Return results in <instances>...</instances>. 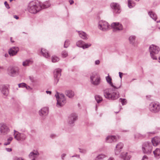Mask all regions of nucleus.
Instances as JSON below:
<instances>
[{"mask_svg":"<svg viewBox=\"0 0 160 160\" xmlns=\"http://www.w3.org/2000/svg\"><path fill=\"white\" fill-rule=\"evenodd\" d=\"M152 142L154 146H156L159 143L160 138L158 137H155L152 139Z\"/></svg>","mask_w":160,"mask_h":160,"instance_id":"obj_23","label":"nucleus"},{"mask_svg":"<svg viewBox=\"0 0 160 160\" xmlns=\"http://www.w3.org/2000/svg\"><path fill=\"white\" fill-rule=\"evenodd\" d=\"M136 37L134 36H131L129 38V40L131 43L134 44L135 42Z\"/></svg>","mask_w":160,"mask_h":160,"instance_id":"obj_34","label":"nucleus"},{"mask_svg":"<svg viewBox=\"0 0 160 160\" xmlns=\"http://www.w3.org/2000/svg\"><path fill=\"white\" fill-rule=\"evenodd\" d=\"M56 137V135L54 134H51L50 135V137L52 138H53Z\"/></svg>","mask_w":160,"mask_h":160,"instance_id":"obj_50","label":"nucleus"},{"mask_svg":"<svg viewBox=\"0 0 160 160\" xmlns=\"http://www.w3.org/2000/svg\"><path fill=\"white\" fill-rule=\"evenodd\" d=\"M119 77L121 79L122 77V75L123 73L122 72H119Z\"/></svg>","mask_w":160,"mask_h":160,"instance_id":"obj_54","label":"nucleus"},{"mask_svg":"<svg viewBox=\"0 0 160 160\" xmlns=\"http://www.w3.org/2000/svg\"><path fill=\"white\" fill-rule=\"evenodd\" d=\"M69 2L70 4L72 5L74 3V1L72 0H69Z\"/></svg>","mask_w":160,"mask_h":160,"instance_id":"obj_56","label":"nucleus"},{"mask_svg":"<svg viewBox=\"0 0 160 160\" xmlns=\"http://www.w3.org/2000/svg\"><path fill=\"white\" fill-rule=\"evenodd\" d=\"M41 52L43 56L46 58H48L50 57V55L49 54L48 52L45 49L42 48Z\"/></svg>","mask_w":160,"mask_h":160,"instance_id":"obj_25","label":"nucleus"},{"mask_svg":"<svg viewBox=\"0 0 160 160\" xmlns=\"http://www.w3.org/2000/svg\"><path fill=\"white\" fill-rule=\"evenodd\" d=\"M111 27L113 28L114 32H117L121 31L123 29L122 25L119 22H113L111 25Z\"/></svg>","mask_w":160,"mask_h":160,"instance_id":"obj_13","label":"nucleus"},{"mask_svg":"<svg viewBox=\"0 0 160 160\" xmlns=\"http://www.w3.org/2000/svg\"><path fill=\"white\" fill-rule=\"evenodd\" d=\"M77 116L76 114L72 113L68 117V122L69 125L71 126L73 125V124L77 119Z\"/></svg>","mask_w":160,"mask_h":160,"instance_id":"obj_12","label":"nucleus"},{"mask_svg":"<svg viewBox=\"0 0 160 160\" xmlns=\"http://www.w3.org/2000/svg\"><path fill=\"white\" fill-rule=\"evenodd\" d=\"M11 41L12 42H14V41H12V38H11Z\"/></svg>","mask_w":160,"mask_h":160,"instance_id":"obj_61","label":"nucleus"},{"mask_svg":"<svg viewBox=\"0 0 160 160\" xmlns=\"http://www.w3.org/2000/svg\"><path fill=\"white\" fill-rule=\"evenodd\" d=\"M76 156L77 157H79V155H76Z\"/></svg>","mask_w":160,"mask_h":160,"instance_id":"obj_63","label":"nucleus"},{"mask_svg":"<svg viewBox=\"0 0 160 160\" xmlns=\"http://www.w3.org/2000/svg\"><path fill=\"white\" fill-rule=\"evenodd\" d=\"M152 147L150 142H144L142 146L143 152L145 154H150L152 152Z\"/></svg>","mask_w":160,"mask_h":160,"instance_id":"obj_5","label":"nucleus"},{"mask_svg":"<svg viewBox=\"0 0 160 160\" xmlns=\"http://www.w3.org/2000/svg\"><path fill=\"white\" fill-rule=\"evenodd\" d=\"M61 55L63 58H65L67 57L68 55V53L65 50L63 51L61 53Z\"/></svg>","mask_w":160,"mask_h":160,"instance_id":"obj_38","label":"nucleus"},{"mask_svg":"<svg viewBox=\"0 0 160 160\" xmlns=\"http://www.w3.org/2000/svg\"><path fill=\"white\" fill-rule=\"evenodd\" d=\"M0 90L3 95L5 96H8L9 93V91L7 85H0Z\"/></svg>","mask_w":160,"mask_h":160,"instance_id":"obj_15","label":"nucleus"},{"mask_svg":"<svg viewBox=\"0 0 160 160\" xmlns=\"http://www.w3.org/2000/svg\"><path fill=\"white\" fill-rule=\"evenodd\" d=\"M22 132H17L18 134L15 135V138L18 141H24L27 137V133L25 129L21 130Z\"/></svg>","mask_w":160,"mask_h":160,"instance_id":"obj_9","label":"nucleus"},{"mask_svg":"<svg viewBox=\"0 0 160 160\" xmlns=\"http://www.w3.org/2000/svg\"><path fill=\"white\" fill-rule=\"evenodd\" d=\"M39 112L40 116H46L48 114V108L47 107L43 108L40 110H39Z\"/></svg>","mask_w":160,"mask_h":160,"instance_id":"obj_20","label":"nucleus"},{"mask_svg":"<svg viewBox=\"0 0 160 160\" xmlns=\"http://www.w3.org/2000/svg\"><path fill=\"white\" fill-rule=\"evenodd\" d=\"M66 156V154H63L62 155H61V158H62V159H63L65 157V156Z\"/></svg>","mask_w":160,"mask_h":160,"instance_id":"obj_53","label":"nucleus"},{"mask_svg":"<svg viewBox=\"0 0 160 160\" xmlns=\"http://www.w3.org/2000/svg\"><path fill=\"white\" fill-rule=\"evenodd\" d=\"M79 34L80 37L83 39H87V35L84 32L82 31L79 32Z\"/></svg>","mask_w":160,"mask_h":160,"instance_id":"obj_31","label":"nucleus"},{"mask_svg":"<svg viewBox=\"0 0 160 160\" xmlns=\"http://www.w3.org/2000/svg\"><path fill=\"white\" fill-rule=\"evenodd\" d=\"M159 60H160V57L158 58Z\"/></svg>","mask_w":160,"mask_h":160,"instance_id":"obj_64","label":"nucleus"},{"mask_svg":"<svg viewBox=\"0 0 160 160\" xmlns=\"http://www.w3.org/2000/svg\"><path fill=\"white\" fill-rule=\"evenodd\" d=\"M100 76L96 72L92 73L90 76V81L92 84L94 85H98L100 82Z\"/></svg>","mask_w":160,"mask_h":160,"instance_id":"obj_4","label":"nucleus"},{"mask_svg":"<svg viewBox=\"0 0 160 160\" xmlns=\"http://www.w3.org/2000/svg\"><path fill=\"white\" fill-rule=\"evenodd\" d=\"M111 7L114 10V12L116 13H119L121 12L120 6L117 3L113 2L111 4Z\"/></svg>","mask_w":160,"mask_h":160,"instance_id":"obj_17","label":"nucleus"},{"mask_svg":"<svg viewBox=\"0 0 160 160\" xmlns=\"http://www.w3.org/2000/svg\"><path fill=\"white\" fill-rule=\"evenodd\" d=\"M8 74L11 77H15L19 74V68L18 67L10 66L7 70Z\"/></svg>","mask_w":160,"mask_h":160,"instance_id":"obj_8","label":"nucleus"},{"mask_svg":"<svg viewBox=\"0 0 160 160\" xmlns=\"http://www.w3.org/2000/svg\"><path fill=\"white\" fill-rule=\"evenodd\" d=\"M13 17L14 18L16 19H18L19 18V17L17 15H14Z\"/></svg>","mask_w":160,"mask_h":160,"instance_id":"obj_59","label":"nucleus"},{"mask_svg":"<svg viewBox=\"0 0 160 160\" xmlns=\"http://www.w3.org/2000/svg\"><path fill=\"white\" fill-rule=\"evenodd\" d=\"M108 160H114V158L112 157H110Z\"/></svg>","mask_w":160,"mask_h":160,"instance_id":"obj_57","label":"nucleus"},{"mask_svg":"<svg viewBox=\"0 0 160 160\" xmlns=\"http://www.w3.org/2000/svg\"><path fill=\"white\" fill-rule=\"evenodd\" d=\"M29 79H30V80L32 82H34V78L33 77H31V76H30L29 77Z\"/></svg>","mask_w":160,"mask_h":160,"instance_id":"obj_48","label":"nucleus"},{"mask_svg":"<svg viewBox=\"0 0 160 160\" xmlns=\"http://www.w3.org/2000/svg\"><path fill=\"white\" fill-rule=\"evenodd\" d=\"M61 69L60 68H57L54 71V77L56 84L58 82L60 77L61 75Z\"/></svg>","mask_w":160,"mask_h":160,"instance_id":"obj_14","label":"nucleus"},{"mask_svg":"<svg viewBox=\"0 0 160 160\" xmlns=\"http://www.w3.org/2000/svg\"><path fill=\"white\" fill-rule=\"evenodd\" d=\"M135 5V3L134 2L131 0H128V5L130 8H131L134 7Z\"/></svg>","mask_w":160,"mask_h":160,"instance_id":"obj_33","label":"nucleus"},{"mask_svg":"<svg viewBox=\"0 0 160 160\" xmlns=\"http://www.w3.org/2000/svg\"><path fill=\"white\" fill-rule=\"evenodd\" d=\"M46 92L48 94H51V92L50 91H46Z\"/></svg>","mask_w":160,"mask_h":160,"instance_id":"obj_60","label":"nucleus"},{"mask_svg":"<svg viewBox=\"0 0 160 160\" xmlns=\"http://www.w3.org/2000/svg\"><path fill=\"white\" fill-rule=\"evenodd\" d=\"M17 132H18V131H16V130H14V134H13V135H14V138H15V135L16 134H18Z\"/></svg>","mask_w":160,"mask_h":160,"instance_id":"obj_55","label":"nucleus"},{"mask_svg":"<svg viewBox=\"0 0 160 160\" xmlns=\"http://www.w3.org/2000/svg\"><path fill=\"white\" fill-rule=\"evenodd\" d=\"M134 138L136 139L140 138L143 137V136L139 133H136L134 135Z\"/></svg>","mask_w":160,"mask_h":160,"instance_id":"obj_42","label":"nucleus"},{"mask_svg":"<svg viewBox=\"0 0 160 160\" xmlns=\"http://www.w3.org/2000/svg\"><path fill=\"white\" fill-rule=\"evenodd\" d=\"M25 88L27 89L28 90H32V88H31L30 86H28L26 84V86L25 87Z\"/></svg>","mask_w":160,"mask_h":160,"instance_id":"obj_49","label":"nucleus"},{"mask_svg":"<svg viewBox=\"0 0 160 160\" xmlns=\"http://www.w3.org/2000/svg\"><path fill=\"white\" fill-rule=\"evenodd\" d=\"M79 149L80 150V152L81 153H85L86 152V151L85 149H82L80 148H79Z\"/></svg>","mask_w":160,"mask_h":160,"instance_id":"obj_45","label":"nucleus"},{"mask_svg":"<svg viewBox=\"0 0 160 160\" xmlns=\"http://www.w3.org/2000/svg\"><path fill=\"white\" fill-rule=\"evenodd\" d=\"M19 51V48L18 47H14L11 48L9 51V54L11 56L15 55Z\"/></svg>","mask_w":160,"mask_h":160,"instance_id":"obj_21","label":"nucleus"},{"mask_svg":"<svg viewBox=\"0 0 160 160\" xmlns=\"http://www.w3.org/2000/svg\"><path fill=\"white\" fill-rule=\"evenodd\" d=\"M40 5L41 7V9H43L49 7L51 5V4L49 2L46 1L42 4V5Z\"/></svg>","mask_w":160,"mask_h":160,"instance_id":"obj_29","label":"nucleus"},{"mask_svg":"<svg viewBox=\"0 0 160 160\" xmlns=\"http://www.w3.org/2000/svg\"><path fill=\"white\" fill-rule=\"evenodd\" d=\"M6 150L8 152H10L12 150L11 148H6Z\"/></svg>","mask_w":160,"mask_h":160,"instance_id":"obj_52","label":"nucleus"},{"mask_svg":"<svg viewBox=\"0 0 160 160\" xmlns=\"http://www.w3.org/2000/svg\"><path fill=\"white\" fill-rule=\"evenodd\" d=\"M100 63V61L99 60H96L95 62V64L96 65H98Z\"/></svg>","mask_w":160,"mask_h":160,"instance_id":"obj_51","label":"nucleus"},{"mask_svg":"<svg viewBox=\"0 0 160 160\" xmlns=\"http://www.w3.org/2000/svg\"><path fill=\"white\" fill-rule=\"evenodd\" d=\"M83 42L82 40L78 41L76 43L77 46L82 48V46L83 45Z\"/></svg>","mask_w":160,"mask_h":160,"instance_id":"obj_39","label":"nucleus"},{"mask_svg":"<svg viewBox=\"0 0 160 160\" xmlns=\"http://www.w3.org/2000/svg\"><path fill=\"white\" fill-rule=\"evenodd\" d=\"M12 139L13 138L12 137H9L8 138L7 141L4 143V145L6 146L9 145Z\"/></svg>","mask_w":160,"mask_h":160,"instance_id":"obj_37","label":"nucleus"},{"mask_svg":"<svg viewBox=\"0 0 160 160\" xmlns=\"http://www.w3.org/2000/svg\"><path fill=\"white\" fill-rule=\"evenodd\" d=\"M123 146V144L121 142L118 143L116 146V148L114 150L115 153L116 155H118Z\"/></svg>","mask_w":160,"mask_h":160,"instance_id":"obj_19","label":"nucleus"},{"mask_svg":"<svg viewBox=\"0 0 160 160\" xmlns=\"http://www.w3.org/2000/svg\"><path fill=\"white\" fill-rule=\"evenodd\" d=\"M98 28L101 30L105 31L109 29L110 25L107 22L101 20L98 23Z\"/></svg>","mask_w":160,"mask_h":160,"instance_id":"obj_10","label":"nucleus"},{"mask_svg":"<svg viewBox=\"0 0 160 160\" xmlns=\"http://www.w3.org/2000/svg\"><path fill=\"white\" fill-rule=\"evenodd\" d=\"M14 160H24L23 158H16Z\"/></svg>","mask_w":160,"mask_h":160,"instance_id":"obj_47","label":"nucleus"},{"mask_svg":"<svg viewBox=\"0 0 160 160\" xmlns=\"http://www.w3.org/2000/svg\"><path fill=\"white\" fill-rule=\"evenodd\" d=\"M153 152L156 158H160V149H159L157 148Z\"/></svg>","mask_w":160,"mask_h":160,"instance_id":"obj_27","label":"nucleus"},{"mask_svg":"<svg viewBox=\"0 0 160 160\" xmlns=\"http://www.w3.org/2000/svg\"><path fill=\"white\" fill-rule=\"evenodd\" d=\"M65 95L70 98H72L74 96V92L71 90H66L65 92Z\"/></svg>","mask_w":160,"mask_h":160,"instance_id":"obj_22","label":"nucleus"},{"mask_svg":"<svg viewBox=\"0 0 160 160\" xmlns=\"http://www.w3.org/2000/svg\"><path fill=\"white\" fill-rule=\"evenodd\" d=\"M95 99L98 103H99L102 100V97L99 95H96L95 97Z\"/></svg>","mask_w":160,"mask_h":160,"instance_id":"obj_36","label":"nucleus"},{"mask_svg":"<svg viewBox=\"0 0 160 160\" xmlns=\"http://www.w3.org/2000/svg\"><path fill=\"white\" fill-rule=\"evenodd\" d=\"M148 13L151 18L154 21H156L157 19V17L155 13L152 11H150L148 12Z\"/></svg>","mask_w":160,"mask_h":160,"instance_id":"obj_30","label":"nucleus"},{"mask_svg":"<svg viewBox=\"0 0 160 160\" xmlns=\"http://www.w3.org/2000/svg\"><path fill=\"white\" fill-rule=\"evenodd\" d=\"M33 61L31 60H26L22 62V65L24 67H26L29 66L32 64Z\"/></svg>","mask_w":160,"mask_h":160,"instance_id":"obj_28","label":"nucleus"},{"mask_svg":"<svg viewBox=\"0 0 160 160\" xmlns=\"http://www.w3.org/2000/svg\"><path fill=\"white\" fill-rule=\"evenodd\" d=\"M51 59L52 62L53 63L57 62L60 60L59 58L56 56H52V57Z\"/></svg>","mask_w":160,"mask_h":160,"instance_id":"obj_35","label":"nucleus"},{"mask_svg":"<svg viewBox=\"0 0 160 160\" xmlns=\"http://www.w3.org/2000/svg\"><path fill=\"white\" fill-rule=\"evenodd\" d=\"M91 45V44L90 43H85L83 44V45L82 47V48L83 49L87 48L90 47Z\"/></svg>","mask_w":160,"mask_h":160,"instance_id":"obj_40","label":"nucleus"},{"mask_svg":"<svg viewBox=\"0 0 160 160\" xmlns=\"http://www.w3.org/2000/svg\"><path fill=\"white\" fill-rule=\"evenodd\" d=\"M150 110L153 113H157L160 111V105L159 102H153L151 103L149 106Z\"/></svg>","mask_w":160,"mask_h":160,"instance_id":"obj_7","label":"nucleus"},{"mask_svg":"<svg viewBox=\"0 0 160 160\" xmlns=\"http://www.w3.org/2000/svg\"><path fill=\"white\" fill-rule=\"evenodd\" d=\"M55 96L57 98V107H62L66 103V99L63 94H59L57 92Z\"/></svg>","mask_w":160,"mask_h":160,"instance_id":"obj_3","label":"nucleus"},{"mask_svg":"<svg viewBox=\"0 0 160 160\" xmlns=\"http://www.w3.org/2000/svg\"><path fill=\"white\" fill-rule=\"evenodd\" d=\"M4 4L5 6L7 8H10V7L9 6V5H8V4L7 3V2L6 1H5V2H4Z\"/></svg>","mask_w":160,"mask_h":160,"instance_id":"obj_46","label":"nucleus"},{"mask_svg":"<svg viewBox=\"0 0 160 160\" xmlns=\"http://www.w3.org/2000/svg\"><path fill=\"white\" fill-rule=\"evenodd\" d=\"M149 49L152 58L153 59L157 60V58L155 55L158 53L160 50L159 48L156 46L152 44L150 46Z\"/></svg>","mask_w":160,"mask_h":160,"instance_id":"obj_6","label":"nucleus"},{"mask_svg":"<svg viewBox=\"0 0 160 160\" xmlns=\"http://www.w3.org/2000/svg\"><path fill=\"white\" fill-rule=\"evenodd\" d=\"M39 155V153L37 150H33L29 154L28 157L31 160H35Z\"/></svg>","mask_w":160,"mask_h":160,"instance_id":"obj_18","label":"nucleus"},{"mask_svg":"<svg viewBox=\"0 0 160 160\" xmlns=\"http://www.w3.org/2000/svg\"><path fill=\"white\" fill-rule=\"evenodd\" d=\"M10 131L9 127L5 124H0V134L5 135Z\"/></svg>","mask_w":160,"mask_h":160,"instance_id":"obj_11","label":"nucleus"},{"mask_svg":"<svg viewBox=\"0 0 160 160\" xmlns=\"http://www.w3.org/2000/svg\"><path fill=\"white\" fill-rule=\"evenodd\" d=\"M18 85L19 88H25L26 84L25 83H22L18 84Z\"/></svg>","mask_w":160,"mask_h":160,"instance_id":"obj_44","label":"nucleus"},{"mask_svg":"<svg viewBox=\"0 0 160 160\" xmlns=\"http://www.w3.org/2000/svg\"><path fill=\"white\" fill-rule=\"evenodd\" d=\"M106 140L108 142L111 143L113 142H116L117 138L114 136H108L107 137Z\"/></svg>","mask_w":160,"mask_h":160,"instance_id":"obj_24","label":"nucleus"},{"mask_svg":"<svg viewBox=\"0 0 160 160\" xmlns=\"http://www.w3.org/2000/svg\"><path fill=\"white\" fill-rule=\"evenodd\" d=\"M107 156L104 154H100L95 159V160H102L106 157Z\"/></svg>","mask_w":160,"mask_h":160,"instance_id":"obj_32","label":"nucleus"},{"mask_svg":"<svg viewBox=\"0 0 160 160\" xmlns=\"http://www.w3.org/2000/svg\"><path fill=\"white\" fill-rule=\"evenodd\" d=\"M41 9L40 4L35 1H32L28 4V10L31 13L35 14Z\"/></svg>","mask_w":160,"mask_h":160,"instance_id":"obj_2","label":"nucleus"},{"mask_svg":"<svg viewBox=\"0 0 160 160\" xmlns=\"http://www.w3.org/2000/svg\"><path fill=\"white\" fill-rule=\"evenodd\" d=\"M147 158V157L146 155H144L143 156V157L142 158V160H144V159Z\"/></svg>","mask_w":160,"mask_h":160,"instance_id":"obj_58","label":"nucleus"},{"mask_svg":"<svg viewBox=\"0 0 160 160\" xmlns=\"http://www.w3.org/2000/svg\"><path fill=\"white\" fill-rule=\"evenodd\" d=\"M128 154L127 152L122 153L121 155V157L123 160H129L131 156H128Z\"/></svg>","mask_w":160,"mask_h":160,"instance_id":"obj_26","label":"nucleus"},{"mask_svg":"<svg viewBox=\"0 0 160 160\" xmlns=\"http://www.w3.org/2000/svg\"><path fill=\"white\" fill-rule=\"evenodd\" d=\"M157 23H158V22H160V20H159V21H157Z\"/></svg>","mask_w":160,"mask_h":160,"instance_id":"obj_62","label":"nucleus"},{"mask_svg":"<svg viewBox=\"0 0 160 160\" xmlns=\"http://www.w3.org/2000/svg\"><path fill=\"white\" fill-rule=\"evenodd\" d=\"M70 44V41L68 40H67L65 42L64 47L65 48H67Z\"/></svg>","mask_w":160,"mask_h":160,"instance_id":"obj_43","label":"nucleus"},{"mask_svg":"<svg viewBox=\"0 0 160 160\" xmlns=\"http://www.w3.org/2000/svg\"><path fill=\"white\" fill-rule=\"evenodd\" d=\"M118 88H112L107 89L104 91V95L105 98L110 100H115L119 97V93L116 90Z\"/></svg>","mask_w":160,"mask_h":160,"instance_id":"obj_1","label":"nucleus"},{"mask_svg":"<svg viewBox=\"0 0 160 160\" xmlns=\"http://www.w3.org/2000/svg\"><path fill=\"white\" fill-rule=\"evenodd\" d=\"M119 101L121 102L123 105H125L127 103V100L125 99L120 98L119 99Z\"/></svg>","mask_w":160,"mask_h":160,"instance_id":"obj_41","label":"nucleus"},{"mask_svg":"<svg viewBox=\"0 0 160 160\" xmlns=\"http://www.w3.org/2000/svg\"><path fill=\"white\" fill-rule=\"evenodd\" d=\"M106 79L107 82L112 86V88H119L121 86V83L119 81V85H118L116 84L114 85L112 82V78L110 77L109 76H108L106 77Z\"/></svg>","mask_w":160,"mask_h":160,"instance_id":"obj_16","label":"nucleus"}]
</instances>
